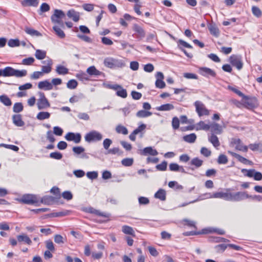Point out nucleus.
<instances>
[{"instance_id": "obj_20", "label": "nucleus", "mask_w": 262, "mask_h": 262, "mask_svg": "<svg viewBox=\"0 0 262 262\" xmlns=\"http://www.w3.org/2000/svg\"><path fill=\"white\" fill-rule=\"evenodd\" d=\"M13 123L17 126L21 127L25 125L20 114L14 115L12 117Z\"/></svg>"}, {"instance_id": "obj_17", "label": "nucleus", "mask_w": 262, "mask_h": 262, "mask_svg": "<svg viewBox=\"0 0 262 262\" xmlns=\"http://www.w3.org/2000/svg\"><path fill=\"white\" fill-rule=\"evenodd\" d=\"M200 74L204 76H211L215 77L216 75V73L213 70L206 67L200 68Z\"/></svg>"}, {"instance_id": "obj_27", "label": "nucleus", "mask_w": 262, "mask_h": 262, "mask_svg": "<svg viewBox=\"0 0 262 262\" xmlns=\"http://www.w3.org/2000/svg\"><path fill=\"white\" fill-rule=\"evenodd\" d=\"M141 154L145 156L147 155L156 156L158 154V152L156 149H153L151 147H147L144 148L141 151Z\"/></svg>"}, {"instance_id": "obj_56", "label": "nucleus", "mask_w": 262, "mask_h": 262, "mask_svg": "<svg viewBox=\"0 0 262 262\" xmlns=\"http://www.w3.org/2000/svg\"><path fill=\"white\" fill-rule=\"evenodd\" d=\"M8 45L10 47H18L19 46V41L18 39H11L8 41Z\"/></svg>"}, {"instance_id": "obj_3", "label": "nucleus", "mask_w": 262, "mask_h": 262, "mask_svg": "<svg viewBox=\"0 0 262 262\" xmlns=\"http://www.w3.org/2000/svg\"><path fill=\"white\" fill-rule=\"evenodd\" d=\"M102 135L95 130L90 132L84 136L85 141L89 143L99 141L102 140Z\"/></svg>"}, {"instance_id": "obj_59", "label": "nucleus", "mask_w": 262, "mask_h": 262, "mask_svg": "<svg viewBox=\"0 0 262 262\" xmlns=\"http://www.w3.org/2000/svg\"><path fill=\"white\" fill-rule=\"evenodd\" d=\"M167 163L166 161L162 162L161 164L156 166V168L160 171H165L167 168Z\"/></svg>"}, {"instance_id": "obj_46", "label": "nucleus", "mask_w": 262, "mask_h": 262, "mask_svg": "<svg viewBox=\"0 0 262 262\" xmlns=\"http://www.w3.org/2000/svg\"><path fill=\"white\" fill-rule=\"evenodd\" d=\"M116 130L118 134H122L124 135H126L128 134L127 129L125 126L121 125H117L116 128Z\"/></svg>"}, {"instance_id": "obj_49", "label": "nucleus", "mask_w": 262, "mask_h": 262, "mask_svg": "<svg viewBox=\"0 0 262 262\" xmlns=\"http://www.w3.org/2000/svg\"><path fill=\"white\" fill-rule=\"evenodd\" d=\"M54 198L51 196H45L41 198L40 202L42 204L49 205L53 201Z\"/></svg>"}, {"instance_id": "obj_44", "label": "nucleus", "mask_w": 262, "mask_h": 262, "mask_svg": "<svg viewBox=\"0 0 262 262\" xmlns=\"http://www.w3.org/2000/svg\"><path fill=\"white\" fill-rule=\"evenodd\" d=\"M252 14L256 17L259 18L262 15L261 10L256 6H253L251 9Z\"/></svg>"}, {"instance_id": "obj_12", "label": "nucleus", "mask_w": 262, "mask_h": 262, "mask_svg": "<svg viewBox=\"0 0 262 262\" xmlns=\"http://www.w3.org/2000/svg\"><path fill=\"white\" fill-rule=\"evenodd\" d=\"M65 139L67 141H73L75 143H79L81 141V136L79 133L75 134L74 133L69 132L65 136Z\"/></svg>"}, {"instance_id": "obj_8", "label": "nucleus", "mask_w": 262, "mask_h": 262, "mask_svg": "<svg viewBox=\"0 0 262 262\" xmlns=\"http://www.w3.org/2000/svg\"><path fill=\"white\" fill-rule=\"evenodd\" d=\"M248 198L249 194L246 192H230L229 201L238 202Z\"/></svg>"}, {"instance_id": "obj_18", "label": "nucleus", "mask_w": 262, "mask_h": 262, "mask_svg": "<svg viewBox=\"0 0 262 262\" xmlns=\"http://www.w3.org/2000/svg\"><path fill=\"white\" fill-rule=\"evenodd\" d=\"M210 130L211 134H221L222 133V127L220 124L213 122L210 125Z\"/></svg>"}, {"instance_id": "obj_30", "label": "nucleus", "mask_w": 262, "mask_h": 262, "mask_svg": "<svg viewBox=\"0 0 262 262\" xmlns=\"http://www.w3.org/2000/svg\"><path fill=\"white\" fill-rule=\"evenodd\" d=\"M174 107L173 104L167 103L157 107L156 109L159 111H169L174 109Z\"/></svg>"}, {"instance_id": "obj_25", "label": "nucleus", "mask_w": 262, "mask_h": 262, "mask_svg": "<svg viewBox=\"0 0 262 262\" xmlns=\"http://www.w3.org/2000/svg\"><path fill=\"white\" fill-rule=\"evenodd\" d=\"M17 239L19 243L24 242V243L30 245L32 244V241L29 237L25 234H22L17 236Z\"/></svg>"}, {"instance_id": "obj_43", "label": "nucleus", "mask_w": 262, "mask_h": 262, "mask_svg": "<svg viewBox=\"0 0 262 262\" xmlns=\"http://www.w3.org/2000/svg\"><path fill=\"white\" fill-rule=\"evenodd\" d=\"M50 6L47 3H43L41 5V6L40 7V9L38 11V13L40 15H41L42 13H43L44 12L49 11L50 10Z\"/></svg>"}, {"instance_id": "obj_41", "label": "nucleus", "mask_w": 262, "mask_h": 262, "mask_svg": "<svg viewBox=\"0 0 262 262\" xmlns=\"http://www.w3.org/2000/svg\"><path fill=\"white\" fill-rule=\"evenodd\" d=\"M35 56L38 59H43L46 56V52L45 51L37 49L36 50Z\"/></svg>"}, {"instance_id": "obj_2", "label": "nucleus", "mask_w": 262, "mask_h": 262, "mask_svg": "<svg viewBox=\"0 0 262 262\" xmlns=\"http://www.w3.org/2000/svg\"><path fill=\"white\" fill-rule=\"evenodd\" d=\"M103 63L105 67L111 69L116 67L121 68L124 66V63L121 60H119L111 57L105 58Z\"/></svg>"}, {"instance_id": "obj_55", "label": "nucleus", "mask_w": 262, "mask_h": 262, "mask_svg": "<svg viewBox=\"0 0 262 262\" xmlns=\"http://www.w3.org/2000/svg\"><path fill=\"white\" fill-rule=\"evenodd\" d=\"M116 94L117 96L123 98H125L127 97V92L126 90L123 89L122 87L121 89H119L117 91Z\"/></svg>"}, {"instance_id": "obj_64", "label": "nucleus", "mask_w": 262, "mask_h": 262, "mask_svg": "<svg viewBox=\"0 0 262 262\" xmlns=\"http://www.w3.org/2000/svg\"><path fill=\"white\" fill-rule=\"evenodd\" d=\"M86 176L90 179H96L98 177V173L96 171H89L86 173Z\"/></svg>"}, {"instance_id": "obj_35", "label": "nucleus", "mask_w": 262, "mask_h": 262, "mask_svg": "<svg viewBox=\"0 0 262 262\" xmlns=\"http://www.w3.org/2000/svg\"><path fill=\"white\" fill-rule=\"evenodd\" d=\"M56 72L59 75H66L68 73L69 69L63 66L58 65L56 67Z\"/></svg>"}, {"instance_id": "obj_26", "label": "nucleus", "mask_w": 262, "mask_h": 262, "mask_svg": "<svg viewBox=\"0 0 262 262\" xmlns=\"http://www.w3.org/2000/svg\"><path fill=\"white\" fill-rule=\"evenodd\" d=\"M86 72L91 76H99L101 75H104V73L98 70L94 66L88 68L86 70Z\"/></svg>"}, {"instance_id": "obj_31", "label": "nucleus", "mask_w": 262, "mask_h": 262, "mask_svg": "<svg viewBox=\"0 0 262 262\" xmlns=\"http://www.w3.org/2000/svg\"><path fill=\"white\" fill-rule=\"evenodd\" d=\"M166 191L163 189H160L155 194V198L161 201H164L166 200Z\"/></svg>"}, {"instance_id": "obj_10", "label": "nucleus", "mask_w": 262, "mask_h": 262, "mask_svg": "<svg viewBox=\"0 0 262 262\" xmlns=\"http://www.w3.org/2000/svg\"><path fill=\"white\" fill-rule=\"evenodd\" d=\"M245 100L243 101L244 105L249 109L257 107L258 106V102L256 97L243 98Z\"/></svg>"}, {"instance_id": "obj_21", "label": "nucleus", "mask_w": 262, "mask_h": 262, "mask_svg": "<svg viewBox=\"0 0 262 262\" xmlns=\"http://www.w3.org/2000/svg\"><path fill=\"white\" fill-rule=\"evenodd\" d=\"M39 4V0H23L21 4L23 7H37Z\"/></svg>"}, {"instance_id": "obj_62", "label": "nucleus", "mask_w": 262, "mask_h": 262, "mask_svg": "<svg viewBox=\"0 0 262 262\" xmlns=\"http://www.w3.org/2000/svg\"><path fill=\"white\" fill-rule=\"evenodd\" d=\"M201 154L206 157H208L211 155V152L208 148L203 147L201 149Z\"/></svg>"}, {"instance_id": "obj_7", "label": "nucleus", "mask_w": 262, "mask_h": 262, "mask_svg": "<svg viewBox=\"0 0 262 262\" xmlns=\"http://www.w3.org/2000/svg\"><path fill=\"white\" fill-rule=\"evenodd\" d=\"M230 145L234 147L235 149L243 152H247L248 149V147L244 145L239 139L232 138L230 142Z\"/></svg>"}, {"instance_id": "obj_1", "label": "nucleus", "mask_w": 262, "mask_h": 262, "mask_svg": "<svg viewBox=\"0 0 262 262\" xmlns=\"http://www.w3.org/2000/svg\"><path fill=\"white\" fill-rule=\"evenodd\" d=\"M3 71L4 77L15 76L16 77H22L26 76L27 74V71L26 70H18L10 67L5 68L3 69Z\"/></svg>"}, {"instance_id": "obj_5", "label": "nucleus", "mask_w": 262, "mask_h": 262, "mask_svg": "<svg viewBox=\"0 0 262 262\" xmlns=\"http://www.w3.org/2000/svg\"><path fill=\"white\" fill-rule=\"evenodd\" d=\"M65 17L64 13L60 10L55 9L54 14L51 16V19L52 21L55 24H58L63 25L61 19Z\"/></svg>"}, {"instance_id": "obj_36", "label": "nucleus", "mask_w": 262, "mask_h": 262, "mask_svg": "<svg viewBox=\"0 0 262 262\" xmlns=\"http://www.w3.org/2000/svg\"><path fill=\"white\" fill-rule=\"evenodd\" d=\"M196 136L195 134L192 133L183 137V140L188 143H194L196 140Z\"/></svg>"}, {"instance_id": "obj_39", "label": "nucleus", "mask_w": 262, "mask_h": 262, "mask_svg": "<svg viewBox=\"0 0 262 262\" xmlns=\"http://www.w3.org/2000/svg\"><path fill=\"white\" fill-rule=\"evenodd\" d=\"M0 101L7 106H11L12 104L10 99L5 95L0 96Z\"/></svg>"}, {"instance_id": "obj_11", "label": "nucleus", "mask_w": 262, "mask_h": 262, "mask_svg": "<svg viewBox=\"0 0 262 262\" xmlns=\"http://www.w3.org/2000/svg\"><path fill=\"white\" fill-rule=\"evenodd\" d=\"M230 62L232 65L235 67L238 70L242 69L243 63L241 56L232 55L230 57Z\"/></svg>"}, {"instance_id": "obj_52", "label": "nucleus", "mask_w": 262, "mask_h": 262, "mask_svg": "<svg viewBox=\"0 0 262 262\" xmlns=\"http://www.w3.org/2000/svg\"><path fill=\"white\" fill-rule=\"evenodd\" d=\"M35 59L33 57H30L24 59L22 60L21 63L24 65L30 66L33 64Z\"/></svg>"}, {"instance_id": "obj_9", "label": "nucleus", "mask_w": 262, "mask_h": 262, "mask_svg": "<svg viewBox=\"0 0 262 262\" xmlns=\"http://www.w3.org/2000/svg\"><path fill=\"white\" fill-rule=\"evenodd\" d=\"M39 99L38 100L37 105L38 110H41L50 107V104L46 98L43 93L39 92Z\"/></svg>"}, {"instance_id": "obj_54", "label": "nucleus", "mask_w": 262, "mask_h": 262, "mask_svg": "<svg viewBox=\"0 0 262 262\" xmlns=\"http://www.w3.org/2000/svg\"><path fill=\"white\" fill-rule=\"evenodd\" d=\"M180 125V120L177 117H174L172 120V126L174 129H178Z\"/></svg>"}, {"instance_id": "obj_40", "label": "nucleus", "mask_w": 262, "mask_h": 262, "mask_svg": "<svg viewBox=\"0 0 262 262\" xmlns=\"http://www.w3.org/2000/svg\"><path fill=\"white\" fill-rule=\"evenodd\" d=\"M152 115V113L145 110H140L138 111L137 114V117L139 118H146Z\"/></svg>"}, {"instance_id": "obj_61", "label": "nucleus", "mask_w": 262, "mask_h": 262, "mask_svg": "<svg viewBox=\"0 0 262 262\" xmlns=\"http://www.w3.org/2000/svg\"><path fill=\"white\" fill-rule=\"evenodd\" d=\"M72 150L76 155H80L85 150L84 148L81 146L73 147Z\"/></svg>"}, {"instance_id": "obj_51", "label": "nucleus", "mask_w": 262, "mask_h": 262, "mask_svg": "<svg viewBox=\"0 0 262 262\" xmlns=\"http://www.w3.org/2000/svg\"><path fill=\"white\" fill-rule=\"evenodd\" d=\"M77 82L74 79L69 80L67 84V87L70 89H75L77 87Z\"/></svg>"}, {"instance_id": "obj_19", "label": "nucleus", "mask_w": 262, "mask_h": 262, "mask_svg": "<svg viewBox=\"0 0 262 262\" xmlns=\"http://www.w3.org/2000/svg\"><path fill=\"white\" fill-rule=\"evenodd\" d=\"M208 28L210 31V33L212 35L218 37L220 35V31L214 23L209 24L208 25Z\"/></svg>"}, {"instance_id": "obj_60", "label": "nucleus", "mask_w": 262, "mask_h": 262, "mask_svg": "<svg viewBox=\"0 0 262 262\" xmlns=\"http://www.w3.org/2000/svg\"><path fill=\"white\" fill-rule=\"evenodd\" d=\"M54 242L58 244H63L64 243L63 237L59 234H56L54 236Z\"/></svg>"}, {"instance_id": "obj_34", "label": "nucleus", "mask_w": 262, "mask_h": 262, "mask_svg": "<svg viewBox=\"0 0 262 262\" xmlns=\"http://www.w3.org/2000/svg\"><path fill=\"white\" fill-rule=\"evenodd\" d=\"M53 29L58 37L60 38H64L65 37V33L58 26L56 25L53 26Z\"/></svg>"}, {"instance_id": "obj_13", "label": "nucleus", "mask_w": 262, "mask_h": 262, "mask_svg": "<svg viewBox=\"0 0 262 262\" xmlns=\"http://www.w3.org/2000/svg\"><path fill=\"white\" fill-rule=\"evenodd\" d=\"M156 81V86L159 89H163L165 86V83L163 81L164 75L162 72H158L157 73Z\"/></svg>"}, {"instance_id": "obj_23", "label": "nucleus", "mask_w": 262, "mask_h": 262, "mask_svg": "<svg viewBox=\"0 0 262 262\" xmlns=\"http://www.w3.org/2000/svg\"><path fill=\"white\" fill-rule=\"evenodd\" d=\"M38 87L39 89H43L45 90H50L53 89L52 84L48 80L39 82Z\"/></svg>"}, {"instance_id": "obj_63", "label": "nucleus", "mask_w": 262, "mask_h": 262, "mask_svg": "<svg viewBox=\"0 0 262 262\" xmlns=\"http://www.w3.org/2000/svg\"><path fill=\"white\" fill-rule=\"evenodd\" d=\"M76 77L81 80V81H84V80H88L89 78L87 77V75L84 73L80 72L76 74Z\"/></svg>"}, {"instance_id": "obj_33", "label": "nucleus", "mask_w": 262, "mask_h": 262, "mask_svg": "<svg viewBox=\"0 0 262 262\" xmlns=\"http://www.w3.org/2000/svg\"><path fill=\"white\" fill-rule=\"evenodd\" d=\"M122 231L124 233L126 234H129L132 235L133 236H135V233L133 228L130 226L126 225L123 226L122 228Z\"/></svg>"}, {"instance_id": "obj_14", "label": "nucleus", "mask_w": 262, "mask_h": 262, "mask_svg": "<svg viewBox=\"0 0 262 262\" xmlns=\"http://www.w3.org/2000/svg\"><path fill=\"white\" fill-rule=\"evenodd\" d=\"M43 64H46V66H42L41 72L42 73H49L52 70V66L53 64L52 60L51 59H48L47 60L42 61Z\"/></svg>"}, {"instance_id": "obj_48", "label": "nucleus", "mask_w": 262, "mask_h": 262, "mask_svg": "<svg viewBox=\"0 0 262 262\" xmlns=\"http://www.w3.org/2000/svg\"><path fill=\"white\" fill-rule=\"evenodd\" d=\"M241 171L244 176L252 178L253 177L255 170L254 169H242Z\"/></svg>"}, {"instance_id": "obj_50", "label": "nucleus", "mask_w": 262, "mask_h": 262, "mask_svg": "<svg viewBox=\"0 0 262 262\" xmlns=\"http://www.w3.org/2000/svg\"><path fill=\"white\" fill-rule=\"evenodd\" d=\"M228 160L227 156L225 155H220L217 159V163L220 164H225L227 163Z\"/></svg>"}, {"instance_id": "obj_57", "label": "nucleus", "mask_w": 262, "mask_h": 262, "mask_svg": "<svg viewBox=\"0 0 262 262\" xmlns=\"http://www.w3.org/2000/svg\"><path fill=\"white\" fill-rule=\"evenodd\" d=\"M46 248L48 249V250L51 251L52 252L55 251V248L53 244V243L51 240L46 241Z\"/></svg>"}, {"instance_id": "obj_53", "label": "nucleus", "mask_w": 262, "mask_h": 262, "mask_svg": "<svg viewBox=\"0 0 262 262\" xmlns=\"http://www.w3.org/2000/svg\"><path fill=\"white\" fill-rule=\"evenodd\" d=\"M133 161L132 158H125L122 160L121 163L125 166H130L133 165Z\"/></svg>"}, {"instance_id": "obj_16", "label": "nucleus", "mask_w": 262, "mask_h": 262, "mask_svg": "<svg viewBox=\"0 0 262 262\" xmlns=\"http://www.w3.org/2000/svg\"><path fill=\"white\" fill-rule=\"evenodd\" d=\"M228 152L232 156L234 157V158H236L238 161L244 164H252V162L247 159L246 158L241 156L238 154H236L235 152H232L231 151H228Z\"/></svg>"}, {"instance_id": "obj_58", "label": "nucleus", "mask_w": 262, "mask_h": 262, "mask_svg": "<svg viewBox=\"0 0 262 262\" xmlns=\"http://www.w3.org/2000/svg\"><path fill=\"white\" fill-rule=\"evenodd\" d=\"M50 157L56 160H60L62 158V155L59 152H53L50 154Z\"/></svg>"}, {"instance_id": "obj_24", "label": "nucleus", "mask_w": 262, "mask_h": 262, "mask_svg": "<svg viewBox=\"0 0 262 262\" xmlns=\"http://www.w3.org/2000/svg\"><path fill=\"white\" fill-rule=\"evenodd\" d=\"M230 192H216L213 193L214 198L223 199L226 201H229Z\"/></svg>"}, {"instance_id": "obj_32", "label": "nucleus", "mask_w": 262, "mask_h": 262, "mask_svg": "<svg viewBox=\"0 0 262 262\" xmlns=\"http://www.w3.org/2000/svg\"><path fill=\"white\" fill-rule=\"evenodd\" d=\"M203 164V161L199 158H194L190 161V164L194 166L195 168H198L202 166Z\"/></svg>"}, {"instance_id": "obj_4", "label": "nucleus", "mask_w": 262, "mask_h": 262, "mask_svg": "<svg viewBox=\"0 0 262 262\" xmlns=\"http://www.w3.org/2000/svg\"><path fill=\"white\" fill-rule=\"evenodd\" d=\"M19 202L26 204L32 205L38 202V199L35 195L27 194L19 199Z\"/></svg>"}, {"instance_id": "obj_29", "label": "nucleus", "mask_w": 262, "mask_h": 262, "mask_svg": "<svg viewBox=\"0 0 262 262\" xmlns=\"http://www.w3.org/2000/svg\"><path fill=\"white\" fill-rule=\"evenodd\" d=\"M208 140L215 148H217L220 145V143L217 137L213 134H211V135L208 137Z\"/></svg>"}, {"instance_id": "obj_28", "label": "nucleus", "mask_w": 262, "mask_h": 262, "mask_svg": "<svg viewBox=\"0 0 262 262\" xmlns=\"http://www.w3.org/2000/svg\"><path fill=\"white\" fill-rule=\"evenodd\" d=\"M209 124H206L204 121H201L195 125V129L196 130H208L210 129Z\"/></svg>"}, {"instance_id": "obj_38", "label": "nucleus", "mask_w": 262, "mask_h": 262, "mask_svg": "<svg viewBox=\"0 0 262 262\" xmlns=\"http://www.w3.org/2000/svg\"><path fill=\"white\" fill-rule=\"evenodd\" d=\"M25 31L27 34H28L32 36H41V34L39 32H38V31L35 30L33 29L30 28H28V27L26 28L25 29Z\"/></svg>"}, {"instance_id": "obj_42", "label": "nucleus", "mask_w": 262, "mask_h": 262, "mask_svg": "<svg viewBox=\"0 0 262 262\" xmlns=\"http://www.w3.org/2000/svg\"><path fill=\"white\" fill-rule=\"evenodd\" d=\"M69 213V211L68 210H64L62 211H59L56 212H53L51 213L49 216L50 217H60L63 216L68 215Z\"/></svg>"}, {"instance_id": "obj_22", "label": "nucleus", "mask_w": 262, "mask_h": 262, "mask_svg": "<svg viewBox=\"0 0 262 262\" xmlns=\"http://www.w3.org/2000/svg\"><path fill=\"white\" fill-rule=\"evenodd\" d=\"M67 16L73 21L77 22L79 20V13L73 9L70 10L67 12Z\"/></svg>"}, {"instance_id": "obj_47", "label": "nucleus", "mask_w": 262, "mask_h": 262, "mask_svg": "<svg viewBox=\"0 0 262 262\" xmlns=\"http://www.w3.org/2000/svg\"><path fill=\"white\" fill-rule=\"evenodd\" d=\"M24 106L20 102L15 103L13 107V111L15 113H18L23 110Z\"/></svg>"}, {"instance_id": "obj_6", "label": "nucleus", "mask_w": 262, "mask_h": 262, "mask_svg": "<svg viewBox=\"0 0 262 262\" xmlns=\"http://www.w3.org/2000/svg\"><path fill=\"white\" fill-rule=\"evenodd\" d=\"M195 110L199 117L208 116L209 111L206 108L205 105L201 101H196L194 103Z\"/></svg>"}, {"instance_id": "obj_37", "label": "nucleus", "mask_w": 262, "mask_h": 262, "mask_svg": "<svg viewBox=\"0 0 262 262\" xmlns=\"http://www.w3.org/2000/svg\"><path fill=\"white\" fill-rule=\"evenodd\" d=\"M50 113L47 112H40L38 113L36 118L39 120H43L49 119L50 117Z\"/></svg>"}, {"instance_id": "obj_45", "label": "nucleus", "mask_w": 262, "mask_h": 262, "mask_svg": "<svg viewBox=\"0 0 262 262\" xmlns=\"http://www.w3.org/2000/svg\"><path fill=\"white\" fill-rule=\"evenodd\" d=\"M84 97V96L82 94L80 93L78 95H74L73 97H72L70 100V102L72 103H74L75 102H77L79 101L81 99H82Z\"/></svg>"}, {"instance_id": "obj_15", "label": "nucleus", "mask_w": 262, "mask_h": 262, "mask_svg": "<svg viewBox=\"0 0 262 262\" xmlns=\"http://www.w3.org/2000/svg\"><path fill=\"white\" fill-rule=\"evenodd\" d=\"M133 30L137 33V38L140 39H142L145 36V32L144 29L137 24H134L133 27Z\"/></svg>"}]
</instances>
